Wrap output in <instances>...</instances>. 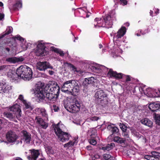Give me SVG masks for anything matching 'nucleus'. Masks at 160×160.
I'll return each mask as SVG.
<instances>
[{"label": "nucleus", "mask_w": 160, "mask_h": 160, "mask_svg": "<svg viewBox=\"0 0 160 160\" xmlns=\"http://www.w3.org/2000/svg\"><path fill=\"white\" fill-rule=\"evenodd\" d=\"M50 49L52 51L54 52H55L59 54L61 56H64V54L63 52L58 48L52 46L51 47Z\"/></svg>", "instance_id": "7c9ffc66"}, {"label": "nucleus", "mask_w": 160, "mask_h": 160, "mask_svg": "<svg viewBox=\"0 0 160 160\" xmlns=\"http://www.w3.org/2000/svg\"><path fill=\"white\" fill-rule=\"evenodd\" d=\"M45 95V97L48 99V100L52 102L56 101L58 98L57 95H54L53 93H52L49 90H48L47 92H46Z\"/></svg>", "instance_id": "6ab92c4d"}, {"label": "nucleus", "mask_w": 160, "mask_h": 160, "mask_svg": "<svg viewBox=\"0 0 160 160\" xmlns=\"http://www.w3.org/2000/svg\"><path fill=\"white\" fill-rule=\"evenodd\" d=\"M153 12L152 11V10H150V16H151L152 17H153Z\"/></svg>", "instance_id": "69168bd1"}, {"label": "nucleus", "mask_w": 160, "mask_h": 160, "mask_svg": "<svg viewBox=\"0 0 160 160\" xmlns=\"http://www.w3.org/2000/svg\"><path fill=\"white\" fill-rule=\"evenodd\" d=\"M95 22H97L98 26L99 27H105V26L103 23H102L101 21H103V20L101 18H96L94 19Z\"/></svg>", "instance_id": "72a5a7b5"}, {"label": "nucleus", "mask_w": 160, "mask_h": 160, "mask_svg": "<svg viewBox=\"0 0 160 160\" xmlns=\"http://www.w3.org/2000/svg\"><path fill=\"white\" fill-rule=\"evenodd\" d=\"M46 47L45 45L41 43H39L37 46L36 53L38 56H43L47 54V52L45 50Z\"/></svg>", "instance_id": "9d476101"}, {"label": "nucleus", "mask_w": 160, "mask_h": 160, "mask_svg": "<svg viewBox=\"0 0 160 160\" xmlns=\"http://www.w3.org/2000/svg\"><path fill=\"white\" fill-rule=\"evenodd\" d=\"M18 99L21 101L22 102V103L24 102V101H26V100L24 99L22 95H19Z\"/></svg>", "instance_id": "6e6d98bb"}, {"label": "nucleus", "mask_w": 160, "mask_h": 160, "mask_svg": "<svg viewBox=\"0 0 160 160\" xmlns=\"http://www.w3.org/2000/svg\"><path fill=\"white\" fill-rule=\"evenodd\" d=\"M75 82V81L74 80H68L64 82L62 86V91L65 92L70 91L73 84Z\"/></svg>", "instance_id": "9b49d317"}, {"label": "nucleus", "mask_w": 160, "mask_h": 160, "mask_svg": "<svg viewBox=\"0 0 160 160\" xmlns=\"http://www.w3.org/2000/svg\"><path fill=\"white\" fill-rule=\"evenodd\" d=\"M115 19L114 12H109L102 19L104 22L103 24L105 26V27L108 28H111L113 24V21Z\"/></svg>", "instance_id": "0eeeda50"}, {"label": "nucleus", "mask_w": 160, "mask_h": 160, "mask_svg": "<svg viewBox=\"0 0 160 160\" xmlns=\"http://www.w3.org/2000/svg\"><path fill=\"white\" fill-rule=\"evenodd\" d=\"M64 65L68 67V68L71 69V71H73L74 72H76L78 73H80L81 72L80 70H77V68L72 64L67 62L64 63Z\"/></svg>", "instance_id": "b1692460"}, {"label": "nucleus", "mask_w": 160, "mask_h": 160, "mask_svg": "<svg viewBox=\"0 0 160 160\" xmlns=\"http://www.w3.org/2000/svg\"><path fill=\"white\" fill-rule=\"evenodd\" d=\"M99 118L96 116L92 117L90 118V120L92 121H97Z\"/></svg>", "instance_id": "3c124183"}, {"label": "nucleus", "mask_w": 160, "mask_h": 160, "mask_svg": "<svg viewBox=\"0 0 160 160\" xmlns=\"http://www.w3.org/2000/svg\"><path fill=\"white\" fill-rule=\"evenodd\" d=\"M146 122V126H148L149 127H151L152 126V122L151 120H149L148 119V122Z\"/></svg>", "instance_id": "8fccbe9b"}, {"label": "nucleus", "mask_w": 160, "mask_h": 160, "mask_svg": "<svg viewBox=\"0 0 160 160\" xmlns=\"http://www.w3.org/2000/svg\"><path fill=\"white\" fill-rule=\"evenodd\" d=\"M103 157L106 160H111L112 157L109 154H104L103 155Z\"/></svg>", "instance_id": "ea45409f"}, {"label": "nucleus", "mask_w": 160, "mask_h": 160, "mask_svg": "<svg viewBox=\"0 0 160 160\" xmlns=\"http://www.w3.org/2000/svg\"><path fill=\"white\" fill-rule=\"evenodd\" d=\"M17 58L15 57L9 58L6 59V61L14 63L17 62Z\"/></svg>", "instance_id": "f704fd0d"}, {"label": "nucleus", "mask_w": 160, "mask_h": 160, "mask_svg": "<svg viewBox=\"0 0 160 160\" xmlns=\"http://www.w3.org/2000/svg\"><path fill=\"white\" fill-rule=\"evenodd\" d=\"M18 58L17 59V62H22V61H23L24 60V59L23 58Z\"/></svg>", "instance_id": "bf43d9fd"}, {"label": "nucleus", "mask_w": 160, "mask_h": 160, "mask_svg": "<svg viewBox=\"0 0 160 160\" xmlns=\"http://www.w3.org/2000/svg\"><path fill=\"white\" fill-rule=\"evenodd\" d=\"M126 32V27L124 26L122 27L117 33L114 34V38H116L117 40L121 38L125 35Z\"/></svg>", "instance_id": "f3484780"}, {"label": "nucleus", "mask_w": 160, "mask_h": 160, "mask_svg": "<svg viewBox=\"0 0 160 160\" xmlns=\"http://www.w3.org/2000/svg\"><path fill=\"white\" fill-rule=\"evenodd\" d=\"M35 120L37 123L40 126L41 128L45 129L48 127V123L40 117H36Z\"/></svg>", "instance_id": "dca6fc26"}, {"label": "nucleus", "mask_w": 160, "mask_h": 160, "mask_svg": "<svg viewBox=\"0 0 160 160\" xmlns=\"http://www.w3.org/2000/svg\"><path fill=\"white\" fill-rule=\"evenodd\" d=\"M47 88L48 91L49 90L54 95H57L58 97L60 91V88L58 85L57 83L54 81H50L46 86Z\"/></svg>", "instance_id": "423d86ee"}, {"label": "nucleus", "mask_w": 160, "mask_h": 160, "mask_svg": "<svg viewBox=\"0 0 160 160\" xmlns=\"http://www.w3.org/2000/svg\"><path fill=\"white\" fill-rule=\"evenodd\" d=\"M13 29L11 27H8L5 32V33L2 35H0V40L6 36L8 35L12 32Z\"/></svg>", "instance_id": "cd10ccee"}, {"label": "nucleus", "mask_w": 160, "mask_h": 160, "mask_svg": "<svg viewBox=\"0 0 160 160\" xmlns=\"http://www.w3.org/2000/svg\"><path fill=\"white\" fill-rule=\"evenodd\" d=\"M159 9H157V11L155 12V13H156V15H157L159 13Z\"/></svg>", "instance_id": "774afa93"}, {"label": "nucleus", "mask_w": 160, "mask_h": 160, "mask_svg": "<svg viewBox=\"0 0 160 160\" xmlns=\"http://www.w3.org/2000/svg\"><path fill=\"white\" fill-rule=\"evenodd\" d=\"M48 68L52 69L53 68L52 66L50 65L48 62H39L37 64V68L39 71H44Z\"/></svg>", "instance_id": "ddd939ff"}, {"label": "nucleus", "mask_w": 160, "mask_h": 160, "mask_svg": "<svg viewBox=\"0 0 160 160\" xmlns=\"http://www.w3.org/2000/svg\"><path fill=\"white\" fill-rule=\"evenodd\" d=\"M141 122L142 124L146 126V122H148V119L146 118L144 119H142L141 120Z\"/></svg>", "instance_id": "de8ad7c7"}, {"label": "nucleus", "mask_w": 160, "mask_h": 160, "mask_svg": "<svg viewBox=\"0 0 160 160\" xmlns=\"http://www.w3.org/2000/svg\"><path fill=\"white\" fill-rule=\"evenodd\" d=\"M48 92L47 88L46 86L44 87L42 85L36 87L34 92L38 102H42L43 101L45 98V94Z\"/></svg>", "instance_id": "20e7f679"}, {"label": "nucleus", "mask_w": 160, "mask_h": 160, "mask_svg": "<svg viewBox=\"0 0 160 160\" xmlns=\"http://www.w3.org/2000/svg\"><path fill=\"white\" fill-rule=\"evenodd\" d=\"M148 107L149 109L152 112H156L159 111L160 109V104L159 103L155 102L150 103L149 104Z\"/></svg>", "instance_id": "aec40b11"}, {"label": "nucleus", "mask_w": 160, "mask_h": 160, "mask_svg": "<svg viewBox=\"0 0 160 160\" xmlns=\"http://www.w3.org/2000/svg\"><path fill=\"white\" fill-rule=\"evenodd\" d=\"M113 141L118 143L121 144L122 147H125L126 142L125 138H122L118 136H115L114 138Z\"/></svg>", "instance_id": "412c9836"}, {"label": "nucleus", "mask_w": 160, "mask_h": 160, "mask_svg": "<svg viewBox=\"0 0 160 160\" xmlns=\"http://www.w3.org/2000/svg\"><path fill=\"white\" fill-rule=\"evenodd\" d=\"M53 108L54 112H58L59 109V107L56 105H53Z\"/></svg>", "instance_id": "09e8293b"}, {"label": "nucleus", "mask_w": 160, "mask_h": 160, "mask_svg": "<svg viewBox=\"0 0 160 160\" xmlns=\"http://www.w3.org/2000/svg\"><path fill=\"white\" fill-rule=\"evenodd\" d=\"M81 103L76 98L71 99L64 103V106L68 111L72 113L78 112L80 110Z\"/></svg>", "instance_id": "f03ea898"}, {"label": "nucleus", "mask_w": 160, "mask_h": 160, "mask_svg": "<svg viewBox=\"0 0 160 160\" xmlns=\"http://www.w3.org/2000/svg\"><path fill=\"white\" fill-rule=\"evenodd\" d=\"M48 73H49V74L50 75H52L54 73V71H52L49 70L48 71Z\"/></svg>", "instance_id": "052dcab7"}, {"label": "nucleus", "mask_w": 160, "mask_h": 160, "mask_svg": "<svg viewBox=\"0 0 160 160\" xmlns=\"http://www.w3.org/2000/svg\"><path fill=\"white\" fill-rule=\"evenodd\" d=\"M151 154L150 155H145L143 158L147 160H159L160 153L153 151L151 152Z\"/></svg>", "instance_id": "4468645a"}, {"label": "nucleus", "mask_w": 160, "mask_h": 160, "mask_svg": "<svg viewBox=\"0 0 160 160\" xmlns=\"http://www.w3.org/2000/svg\"><path fill=\"white\" fill-rule=\"evenodd\" d=\"M156 93L157 94V97H160V90H158Z\"/></svg>", "instance_id": "e2e57ef3"}, {"label": "nucleus", "mask_w": 160, "mask_h": 160, "mask_svg": "<svg viewBox=\"0 0 160 160\" xmlns=\"http://www.w3.org/2000/svg\"><path fill=\"white\" fill-rule=\"evenodd\" d=\"M90 143L93 145H95L97 144V142L94 139H91L90 140Z\"/></svg>", "instance_id": "603ef678"}, {"label": "nucleus", "mask_w": 160, "mask_h": 160, "mask_svg": "<svg viewBox=\"0 0 160 160\" xmlns=\"http://www.w3.org/2000/svg\"><path fill=\"white\" fill-rule=\"evenodd\" d=\"M22 135L21 137L22 140L25 143L29 144L32 140V136L31 134L25 130H22L21 132Z\"/></svg>", "instance_id": "f8f14e48"}, {"label": "nucleus", "mask_w": 160, "mask_h": 160, "mask_svg": "<svg viewBox=\"0 0 160 160\" xmlns=\"http://www.w3.org/2000/svg\"><path fill=\"white\" fill-rule=\"evenodd\" d=\"M124 74L121 73H118L117 72L116 74L115 77V78L116 79H120L123 77Z\"/></svg>", "instance_id": "e433bc0d"}, {"label": "nucleus", "mask_w": 160, "mask_h": 160, "mask_svg": "<svg viewBox=\"0 0 160 160\" xmlns=\"http://www.w3.org/2000/svg\"><path fill=\"white\" fill-rule=\"evenodd\" d=\"M52 126L55 133L60 141L64 142L69 140L71 137L70 135L68 132H65L63 129L60 127L59 123L56 125L53 124Z\"/></svg>", "instance_id": "7ed1b4c3"}, {"label": "nucleus", "mask_w": 160, "mask_h": 160, "mask_svg": "<svg viewBox=\"0 0 160 160\" xmlns=\"http://www.w3.org/2000/svg\"><path fill=\"white\" fill-rule=\"evenodd\" d=\"M21 46L22 48L24 50H26L28 48L27 46L25 44H22V45H21Z\"/></svg>", "instance_id": "4d7b16f0"}, {"label": "nucleus", "mask_w": 160, "mask_h": 160, "mask_svg": "<svg viewBox=\"0 0 160 160\" xmlns=\"http://www.w3.org/2000/svg\"><path fill=\"white\" fill-rule=\"evenodd\" d=\"M4 14L3 13H0V21L2 20L4 18Z\"/></svg>", "instance_id": "13d9d810"}, {"label": "nucleus", "mask_w": 160, "mask_h": 160, "mask_svg": "<svg viewBox=\"0 0 160 160\" xmlns=\"http://www.w3.org/2000/svg\"><path fill=\"white\" fill-rule=\"evenodd\" d=\"M107 128L111 131L112 135L117 134L119 132V129L118 128L116 127H112L111 125H108Z\"/></svg>", "instance_id": "bb28decb"}, {"label": "nucleus", "mask_w": 160, "mask_h": 160, "mask_svg": "<svg viewBox=\"0 0 160 160\" xmlns=\"http://www.w3.org/2000/svg\"><path fill=\"white\" fill-rule=\"evenodd\" d=\"M115 147V144L112 142L110 144H108L106 147H102V149L104 151L107 150L109 151L110 150L112 149Z\"/></svg>", "instance_id": "c756f323"}, {"label": "nucleus", "mask_w": 160, "mask_h": 160, "mask_svg": "<svg viewBox=\"0 0 160 160\" xmlns=\"http://www.w3.org/2000/svg\"><path fill=\"white\" fill-rule=\"evenodd\" d=\"M79 90V87L78 84L75 81V82L73 84V86H72L70 92L72 93V95L76 96L78 95Z\"/></svg>", "instance_id": "a211bd4d"}, {"label": "nucleus", "mask_w": 160, "mask_h": 160, "mask_svg": "<svg viewBox=\"0 0 160 160\" xmlns=\"http://www.w3.org/2000/svg\"><path fill=\"white\" fill-rule=\"evenodd\" d=\"M22 7V3L21 1H18L16 2L12 5H9V8L10 10H17L19 8H21Z\"/></svg>", "instance_id": "4be33fe9"}, {"label": "nucleus", "mask_w": 160, "mask_h": 160, "mask_svg": "<svg viewBox=\"0 0 160 160\" xmlns=\"http://www.w3.org/2000/svg\"><path fill=\"white\" fill-rule=\"evenodd\" d=\"M154 119L156 120L157 123L160 124V115L155 114L154 117Z\"/></svg>", "instance_id": "37998d69"}, {"label": "nucleus", "mask_w": 160, "mask_h": 160, "mask_svg": "<svg viewBox=\"0 0 160 160\" xmlns=\"http://www.w3.org/2000/svg\"><path fill=\"white\" fill-rule=\"evenodd\" d=\"M95 79L93 77H91L88 78H86L83 82V84L85 85L92 84L94 82Z\"/></svg>", "instance_id": "c85d7f7f"}, {"label": "nucleus", "mask_w": 160, "mask_h": 160, "mask_svg": "<svg viewBox=\"0 0 160 160\" xmlns=\"http://www.w3.org/2000/svg\"><path fill=\"white\" fill-rule=\"evenodd\" d=\"M7 140L10 143H13L15 142L18 138V136L15 132L11 130L8 131L6 134Z\"/></svg>", "instance_id": "1a4fd4ad"}, {"label": "nucleus", "mask_w": 160, "mask_h": 160, "mask_svg": "<svg viewBox=\"0 0 160 160\" xmlns=\"http://www.w3.org/2000/svg\"><path fill=\"white\" fill-rule=\"evenodd\" d=\"M3 115L5 117L8 118L10 121L13 120L16 118L15 115L9 110L8 111L4 112Z\"/></svg>", "instance_id": "5701e85b"}, {"label": "nucleus", "mask_w": 160, "mask_h": 160, "mask_svg": "<svg viewBox=\"0 0 160 160\" xmlns=\"http://www.w3.org/2000/svg\"><path fill=\"white\" fill-rule=\"evenodd\" d=\"M74 142L72 141H70L69 142L65 144L64 147H70L74 145Z\"/></svg>", "instance_id": "79ce46f5"}, {"label": "nucleus", "mask_w": 160, "mask_h": 160, "mask_svg": "<svg viewBox=\"0 0 160 160\" xmlns=\"http://www.w3.org/2000/svg\"><path fill=\"white\" fill-rule=\"evenodd\" d=\"M31 154L28 156L27 158L28 160H37L39 156L40 155L39 151L38 150L32 149L30 150Z\"/></svg>", "instance_id": "2eb2a0df"}, {"label": "nucleus", "mask_w": 160, "mask_h": 160, "mask_svg": "<svg viewBox=\"0 0 160 160\" xmlns=\"http://www.w3.org/2000/svg\"><path fill=\"white\" fill-rule=\"evenodd\" d=\"M6 85V84L5 83H3L0 82V92H2L4 90V88L5 87Z\"/></svg>", "instance_id": "c03bdc74"}, {"label": "nucleus", "mask_w": 160, "mask_h": 160, "mask_svg": "<svg viewBox=\"0 0 160 160\" xmlns=\"http://www.w3.org/2000/svg\"><path fill=\"white\" fill-rule=\"evenodd\" d=\"M11 88H12L10 86L6 85L4 89V90L2 92H0V93H2V94L4 93H8L11 90Z\"/></svg>", "instance_id": "c9c22d12"}, {"label": "nucleus", "mask_w": 160, "mask_h": 160, "mask_svg": "<svg viewBox=\"0 0 160 160\" xmlns=\"http://www.w3.org/2000/svg\"><path fill=\"white\" fill-rule=\"evenodd\" d=\"M14 38L15 39H17V40H18L21 42L24 41V39L19 35L16 36L14 37Z\"/></svg>", "instance_id": "49530a36"}, {"label": "nucleus", "mask_w": 160, "mask_h": 160, "mask_svg": "<svg viewBox=\"0 0 160 160\" xmlns=\"http://www.w3.org/2000/svg\"><path fill=\"white\" fill-rule=\"evenodd\" d=\"M23 103L25 105L26 108L30 109L31 110L32 109L31 106L29 102L27 103L26 101H24V102Z\"/></svg>", "instance_id": "a19ab883"}, {"label": "nucleus", "mask_w": 160, "mask_h": 160, "mask_svg": "<svg viewBox=\"0 0 160 160\" xmlns=\"http://www.w3.org/2000/svg\"><path fill=\"white\" fill-rule=\"evenodd\" d=\"M9 110L15 115L16 118L18 119L19 120L21 117V110L19 105L17 104H15L9 108Z\"/></svg>", "instance_id": "6e6552de"}, {"label": "nucleus", "mask_w": 160, "mask_h": 160, "mask_svg": "<svg viewBox=\"0 0 160 160\" xmlns=\"http://www.w3.org/2000/svg\"><path fill=\"white\" fill-rule=\"evenodd\" d=\"M35 111L40 112L43 117H46L47 116L46 110L44 108H37L35 109Z\"/></svg>", "instance_id": "2f4dec72"}, {"label": "nucleus", "mask_w": 160, "mask_h": 160, "mask_svg": "<svg viewBox=\"0 0 160 160\" xmlns=\"http://www.w3.org/2000/svg\"><path fill=\"white\" fill-rule=\"evenodd\" d=\"M104 68L107 70L108 69V68L102 65L99 66H97L96 67L92 66V69L95 72L99 73L101 72L102 71V70Z\"/></svg>", "instance_id": "393cba45"}, {"label": "nucleus", "mask_w": 160, "mask_h": 160, "mask_svg": "<svg viewBox=\"0 0 160 160\" xmlns=\"http://www.w3.org/2000/svg\"><path fill=\"white\" fill-rule=\"evenodd\" d=\"M46 150L48 153L50 154H52L53 153V151L52 150V148L51 147L48 146L46 148Z\"/></svg>", "instance_id": "a18cd8bd"}, {"label": "nucleus", "mask_w": 160, "mask_h": 160, "mask_svg": "<svg viewBox=\"0 0 160 160\" xmlns=\"http://www.w3.org/2000/svg\"><path fill=\"white\" fill-rule=\"evenodd\" d=\"M2 123V120H1V119H0V131L2 129V127L1 126Z\"/></svg>", "instance_id": "0e129e2a"}, {"label": "nucleus", "mask_w": 160, "mask_h": 160, "mask_svg": "<svg viewBox=\"0 0 160 160\" xmlns=\"http://www.w3.org/2000/svg\"><path fill=\"white\" fill-rule=\"evenodd\" d=\"M8 76L12 80H17L18 78L20 77L18 76L17 73V71L16 72H9L8 73Z\"/></svg>", "instance_id": "a878e982"}, {"label": "nucleus", "mask_w": 160, "mask_h": 160, "mask_svg": "<svg viewBox=\"0 0 160 160\" xmlns=\"http://www.w3.org/2000/svg\"><path fill=\"white\" fill-rule=\"evenodd\" d=\"M129 133V131L127 130L122 132V135L124 138H130Z\"/></svg>", "instance_id": "58836bf2"}, {"label": "nucleus", "mask_w": 160, "mask_h": 160, "mask_svg": "<svg viewBox=\"0 0 160 160\" xmlns=\"http://www.w3.org/2000/svg\"><path fill=\"white\" fill-rule=\"evenodd\" d=\"M108 69L109 70L107 73V75L111 78H114L116 76L115 75L116 74L117 72L114 71L112 68H108Z\"/></svg>", "instance_id": "473e14b6"}, {"label": "nucleus", "mask_w": 160, "mask_h": 160, "mask_svg": "<svg viewBox=\"0 0 160 160\" xmlns=\"http://www.w3.org/2000/svg\"><path fill=\"white\" fill-rule=\"evenodd\" d=\"M17 73L20 78L28 81L32 78L33 74L31 69L26 65H22L18 68Z\"/></svg>", "instance_id": "f257e3e1"}, {"label": "nucleus", "mask_w": 160, "mask_h": 160, "mask_svg": "<svg viewBox=\"0 0 160 160\" xmlns=\"http://www.w3.org/2000/svg\"><path fill=\"white\" fill-rule=\"evenodd\" d=\"M121 4L123 5H126L127 4L128 2L126 0H120Z\"/></svg>", "instance_id": "864d4df0"}, {"label": "nucleus", "mask_w": 160, "mask_h": 160, "mask_svg": "<svg viewBox=\"0 0 160 160\" xmlns=\"http://www.w3.org/2000/svg\"><path fill=\"white\" fill-rule=\"evenodd\" d=\"M86 148L89 150H90L92 149V148L91 146H88L86 147Z\"/></svg>", "instance_id": "680f3d73"}, {"label": "nucleus", "mask_w": 160, "mask_h": 160, "mask_svg": "<svg viewBox=\"0 0 160 160\" xmlns=\"http://www.w3.org/2000/svg\"><path fill=\"white\" fill-rule=\"evenodd\" d=\"M5 49L6 51H7V52H9L10 51V49L8 48H5Z\"/></svg>", "instance_id": "338daca9"}, {"label": "nucleus", "mask_w": 160, "mask_h": 160, "mask_svg": "<svg viewBox=\"0 0 160 160\" xmlns=\"http://www.w3.org/2000/svg\"><path fill=\"white\" fill-rule=\"evenodd\" d=\"M124 76H125V78H126V82L130 81L131 80V78H130L129 76H128V75L126 76L124 74L123 77H124Z\"/></svg>", "instance_id": "5fc2aeb1"}, {"label": "nucleus", "mask_w": 160, "mask_h": 160, "mask_svg": "<svg viewBox=\"0 0 160 160\" xmlns=\"http://www.w3.org/2000/svg\"><path fill=\"white\" fill-rule=\"evenodd\" d=\"M95 97L96 98L98 99V101L100 102L102 106L106 105L108 103V95L103 90L98 89L95 94Z\"/></svg>", "instance_id": "39448f33"}, {"label": "nucleus", "mask_w": 160, "mask_h": 160, "mask_svg": "<svg viewBox=\"0 0 160 160\" xmlns=\"http://www.w3.org/2000/svg\"><path fill=\"white\" fill-rule=\"evenodd\" d=\"M119 126L122 131V132L127 130L128 127L124 123H120Z\"/></svg>", "instance_id": "4c0bfd02"}]
</instances>
